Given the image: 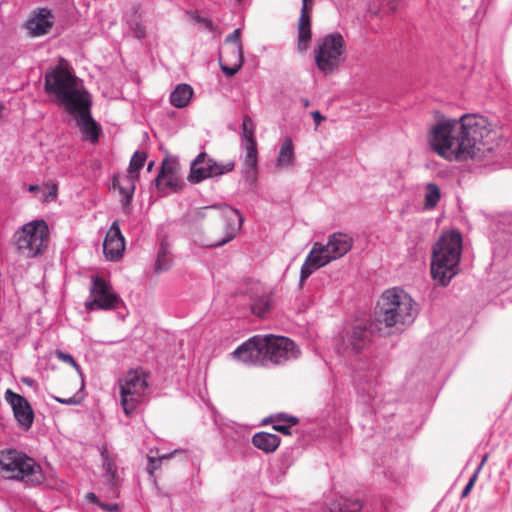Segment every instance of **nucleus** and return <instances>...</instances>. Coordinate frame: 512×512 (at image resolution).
Instances as JSON below:
<instances>
[{"label":"nucleus","mask_w":512,"mask_h":512,"mask_svg":"<svg viewBox=\"0 0 512 512\" xmlns=\"http://www.w3.org/2000/svg\"><path fill=\"white\" fill-rule=\"evenodd\" d=\"M183 452L181 449H175L173 452L168 454H163L158 457H148V466L147 471L150 475H153L154 472L159 468L162 460L170 459L173 455Z\"/></svg>","instance_id":"nucleus-35"},{"label":"nucleus","mask_w":512,"mask_h":512,"mask_svg":"<svg viewBox=\"0 0 512 512\" xmlns=\"http://www.w3.org/2000/svg\"><path fill=\"white\" fill-rule=\"evenodd\" d=\"M270 300L266 296L255 299L251 305L252 312L258 317H265L267 312L270 310Z\"/></svg>","instance_id":"nucleus-34"},{"label":"nucleus","mask_w":512,"mask_h":512,"mask_svg":"<svg viewBox=\"0 0 512 512\" xmlns=\"http://www.w3.org/2000/svg\"><path fill=\"white\" fill-rule=\"evenodd\" d=\"M130 30L133 32L137 39H143L146 35L145 27L137 20H130L127 22Z\"/></svg>","instance_id":"nucleus-37"},{"label":"nucleus","mask_w":512,"mask_h":512,"mask_svg":"<svg viewBox=\"0 0 512 512\" xmlns=\"http://www.w3.org/2000/svg\"><path fill=\"white\" fill-rule=\"evenodd\" d=\"M412 297L403 289L394 287L383 292L375 311V320L385 327H403L412 324L417 316Z\"/></svg>","instance_id":"nucleus-2"},{"label":"nucleus","mask_w":512,"mask_h":512,"mask_svg":"<svg viewBox=\"0 0 512 512\" xmlns=\"http://www.w3.org/2000/svg\"><path fill=\"white\" fill-rule=\"evenodd\" d=\"M145 161L146 154L136 151L130 160L128 174L126 176L137 179L139 177V171L144 166Z\"/></svg>","instance_id":"nucleus-31"},{"label":"nucleus","mask_w":512,"mask_h":512,"mask_svg":"<svg viewBox=\"0 0 512 512\" xmlns=\"http://www.w3.org/2000/svg\"><path fill=\"white\" fill-rule=\"evenodd\" d=\"M198 218H220L225 223L224 237L207 244L208 247H221L233 240L241 229L244 218L240 212L228 205H211L197 211Z\"/></svg>","instance_id":"nucleus-10"},{"label":"nucleus","mask_w":512,"mask_h":512,"mask_svg":"<svg viewBox=\"0 0 512 512\" xmlns=\"http://www.w3.org/2000/svg\"><path fill=\"white\" fill-rule=\"evenodd\" d=\"M4 398L11 406L13 416L19 428L23 431L30 430L34 422V411L29 401L11 389L5 391Z\"/></svg>","instance_id":"nucleus-16"},{"label":"nucleus","mask_w":512,"mask_h":512,"mask_svg":"<svg viewBox=\"0 0 512 512\" xmlns=\"http://www.w3.org/2000/svg\"><path fill=\"white\" fill-rule=\"evenodd\" d=\"M477 477H478L477 472H474V474L471 476L470 480L468 481V483L466 484V486L464 487V489L462 491V497H466L469 494L472 487L474 486V483H475Z\"/></svg>","instance_id":"nucleus-42"},{"label":"nucleus","mask_w":512,"mask_h":512,"mask_svg":"<svg viewBox=\"0 0 512 512\" xmlns=\"http://www.w3.org/2000/svg\"><path fill=\"white\" fill-rule=\"evenodd\" d=\"M135 181L136 179L132 177L125 176L122 179V184L119 185V192L123 196L122 204L123 206H128L131 203L133 198L134 190H135Z\"/></svg>","instance_id":"nucleus-30"},{"label":"nucleus","mask_w":512,"mask_h":512,"mask_svg":"<svg viewBox=\"0 0 512 512\" xmlns=\"http://www.w3.org/2000/svg\"><path fill=\"white\" fill-rule=\"evenodd\" d=\"M244 61L242 45L225 46L219 56V65L227 77H233L241 69Z\"/></svg>","instance_id":"nucleus-18"},{"label":"nucleus","mask_w":512,"mask_h":512,"mask_svg":"<svg viewBox=\"0 0 512 512\" xmlns=\"http://www.w3.org/2000/svg\"><path fill=\"white\" fill-rule=\"evenodd\" d=\"M266 342L263 335H255L240 346L232 353V356L249 366H266L265 358Z\"/></svg>","instance_id":"nucleus-15"},{"label":"nucleus","mask_w":512,"mask_h":512,"mask_svg":"<svg viewBox=\"0 0 512 512\" xmlns=\"http://www.w3.org/2000/svg\"><path fill=\"white\" fill-rule=\"evenodd\" d=\"M372 401V406L376 405V397H374Z\"/></svg>","instance_id":"nucleus-53"},{"label":"nucleus","mask_w":512,"mask_h":512,"mask_svg":"<svg viewBox=\"0 0 512 512\" xmlns=\"http://www.w3.org/2000/svg\"><path fill=\"white\" fill-rule=\"evenodd\" d=\"M49 240V227L45 220L35 219L17 229L13 235L16 251L25 257L41 255Z\"/></svg>","instance_id":"nucleus-7"},{"label":"nucleus","mask_w":512,"mask_h":512,"mask_svg":"<svg viewBox=\"0 0 512 512\" xmlns=\"http://www.w3.org/2000/svg\"><path fill=\"white\" fill-rule=\"evenodd\" d=\"M441 198V191L435 183H428L425 186V208L434 209Z\"/></svg>","instance_id":"nucleus-29"},{"label":"nucleus","mask_w":512,"mask_h":512,"mask_svg":"<svg viewBox=\"0 0 512 512\" xmlns=\"http://www.w3.org/2000/svg\"><path fill=\"white\" fill-rule=\"evenodd\" d=\"M25 384H28V385H32L33 384V380L31 378H23L22 380Z\"/></svg>","instance_id":"nucleus-51"},{"label":"nucleus","mask_w":512,"mask_h":512,"mask_svg":"<svg viewBox=\"0 0 512 512\" xmlns=\"http://www.w3.org/2000/svg\"><path fill=\"white\" fill-rule=\"evenodd\" d=\"M177 186V178L175 175H167L162 183L161 187H157L158 190H166L168 188L173 189Z\"/></svg>","instance_id":"nucleus-39"},{"label":"nucleus","mask_w":512,"mask_h":512,"mask_svg":"<svg viewBox=\"0 0 512 512\" xmlns=\"http://www.w3.org/2000/svg\"><path fill=\"white\" fill-rule=\"evenodd\" d=\"M56 356L59 360L65 362V363H68L70 364L71 366H73L74 368L78 369V364L77 362L75 361V359L72 357V355L68 354V353H65V352H62V351H58L56 353Z\"/></svg>","instance_id":"nucleus-40"},{"label":"nucleus","mask_w":512,"mask_h":512,"mask_svg":"<svg viewBox=\"0 0 512 512\" xmlns=\"http://www.w3.org/2000/svg\"><path fill=\"white\" fill-rule=\"evenodd\" d=\"M344 51V38L340 33L324 36L314 50L317 68L325 74L332 73L344 61Z\"/></svg>","instance_id":"nucleus-9"},{"label":"nucleus","mask_w":512,"mask_h":512,"mask_svg":"<svg viewBox=\"0 0 512 512\" xmlns=\"http://www.w3.org/2000/svg\"><path fill=\"white\" fill-rule=\"evenodd\" d=\"M120 303H122V300L119 294L113 291L109 282L100 275L91 278L89 296L84 303L87 311L113 310Z\"/></svg>","instance_id":"nucleus-11"},{"label":"nucleus","mask_w":512,"mask_h":512,"mask_svg":"<svg viewBox=\"0 0 512 512\" xmlns=\"http://www.w3.org/2000/svg\"><path fill=\"white\" fill-rule=\"evenodd\" d=\"M124 249V237L118 221H114L104 239L103 252L107 259L115 260L122 255Z\"/></svg>","instance_id":"nucleus-20"},{"label":"nucleus","mask_w":512,"mask_h":512,"mask_svg":"<svg viewBox=\"0 0 512 512\" xmlns=\"http://www.w3.org/2000/svg\"><path fill=\"white\" fill-rule=\"evenodd\" d=\"M91 98L75 107V109L68 111L76 121L85 140H90L92 143L98 142L100 128L91 116Z\"/></svg>","instance_id":"nucleus-17"},{"label":"nucleus","mask_w":512,"mask_h":512,"mask_svg":"<svg viewBox=\"0 0 512 512\" xmlns=\"http://www.w3.org/2000/svg\"><path fill=\"white\" fill-rule=\"evenodd\" d=\"M99 506H100V508L102 510L107 511V512H116L120 508L119 505L116 504V503H103V502H100Z\"/></svg>","instance_id":"nucleus-43"},{"label":"nucleus","mask_w":512,"mask_h":512,"mask_svg":"<svg viewBox=\"0 0 512 512\" xmlns=\"http://www.w3.org/2000/svg\"><path fill=\"white\" fill-rule=\"evenodd\" d=\"M171 263L172 258L170 255L169 246L165 241H162L157 251L154 269L157 273L167 271L171 267Z\"/></svg>","instance_id":"nucleus-28"},{"label":"nucleus","mask_w":512,"mask_h":512,"mask_svg":"<svg viewBox=\"0 0 512 512\" xmlns=\"http://www.w3.org/2000/svg\"><path fill=\"white\" fill-rule=\"evenodd\" d=\"M45 91L54 95L67 112L91 98L80 80L62 65L46 71Z\"/></svg>","instance_id":"nucleus-3"},{"label":"nucleus","mask_w":512,"mask_h":512,"mask_svg":"<svg viewBox=\"0 0 512 512\" xmlns=\"http://www.w3.org/2000/svg\"><path fill=\"white\" fill-rule=\"evenodd\" d=\"M266 342L265 358L266 366L269 363L280 365L287 361L295 360L300 355V350L291 339L284 336L264 335Z\"/></svg>","instance_id":"nucleus-14"},{"label":"nucleus","mask_w":512,"mask_h":512,"mask_svg":"<svg viewBox=\"0 0 512 512\" xmlns=\"http://www.w3.org/2000/svg\"><path fill=\"white\" fill-rule=\"evenodd\" d=\"M254 133H255L254 122L250 116L245 115L243 117V121H242L241 145L247 144L249 140L251 142H256Z\"/></svg>","instance_id":"nucleus-33"},{"label":"nucleus","mask_w":512,"mask_h":512,"mask_svg":"<svg viewBox=\"0 0 512 512\" xmlns=\"http://www.w3.org/2000/svg\"><path fill=\"white\" fill-rule=\"evenodd\" d=\"M240 37H241V30L240 29H235L232 33H230L225 38V46H228V45H242V43L240 41Z\"/></svg>","instance_id":"nucleus-38"},{"label":"nucleus","mask_w":512,"mask_h":512,"mask_svg":"<svg viewBox=\"0 0 512 512\" xmlns=\"http://www.w3.org/2000/svg\"><path fill=\"white\" fill-rule=\"evenodd\" d=\"M120 403L124 413L131 416L149 394L148 375L144 370H129L119 379Z\"/></svg>","instance_id":"nucleus-8"},{"label":"nucleus","mask_w":512,"mask_h":512,"mask_svg":"<svg viewBox=\"0 0 512 512\" xmlns=\"http://www.w3.org/2000/svg\"><path fill=\"white\" fill-rule=\"evenodd\" d=\"M37 190H39V186L38 185H30L28 187V191H30V192H35Z\"/></svg>","instance_id":"nucleus-50"},{"label":"nucleus","mask_w":512,"mask_h":512,"mask_svg":"<svg viewBox=\"0 0 512 512\" xmlns=\"http://www.w3.org/2000/svg\"><path fill=\"white\" fill-rule=\"evenodd\" d=\"M352 245L353 239L340 232L330 235L326 245L319 242L314 243L301 266L299 286L302 288L314 271L347 254Z\"/></svg>","instance_id":"nucleus-5"},{"label":"nucleus","mask_w":512,"mask_h":512,"mask_svg":"<svg viewBox=\"0 0 512 512\" xmlns=\"http://www.w3.org/2000/svg\"><path fill=\"white\" fill-rule=\"evenodd\" d=\"M252 443L258 449L266 453H271L278 448L280 444V438L276 434L258 432L252 437Z\"/></svg>","instance_id":"nucleus-24"},{"label":"nucleus","mask_w":512,"mask_h":512,"mask_svg":"<svg viewBox=\"0 0 512 512\" xmlns=\"http://www.w3.org/2000/svg\"><path fill=\"white\" fill-rule=\"evenodd\" d=\"M58 187L56 184H51L49 187V193L48 196L45 197V200H48V198H55L57 196Z\"/></svg>","instance_id":"nucleus-45"},{"label":"nucleus","mask_w":512,"mask_h":512,"mask_svg":"<svg viewBox=\"0 0 512 512\" xmlns=\"http://www.w3.org/2000/svg\"><path fill=\"white\" fill-rule=\"evenodd\" d=\"M312 117L314 119V122H315L316 126L320 125V123L324 119V117L321 115V113L319 111H313L312 112Z\"/></svg>","instance_id":"nucleus-46"},{"label":"nucleus","mask_w":512,"mask_h":512,"mask_svg":"<svg viewBox=\"0 0 512 512\" xmlns=\"http://www.w3.org/2000/svg\"><path fill=\"white\" fill-rule=\"evenodd\" d=\"M300 101H301V103H302V105H303V107H304V108L309 107V105H310V101H309V99H308V98H301V100H300Z\"/></svg>","instance_id":"nucleus-49"},{"label":"nucleus","mask_w":512,"mask_h":512,"mask_svg":"<svg viewBox=\"0 0 512 512\" xmlns=\"http://www.w3.org/2000/svg\"><path fill=\"white\" fill-rule=\"evenodd\" d=\"M153 164H154L153 162L149 163L148 170L152 169Z\"/></svg>","instance_id":"nucleus-52"},{"label":"nucleus","mask_w":512,"mask_h":512,"mask_svg":"<svg viewBox=\"0 0 512 512\" xmlns=\"http://www.w3.org/2000/svg\"><path fill=\"white\" fill-rule=\"evenodd\" d=\"M193 96V89L188 84H178L170 94V103L176 108L186 107L191 97Z\"/></svg>","instance_id":"nucleus-26"},{"label":"nucleus","mask_w":512,"mask_h":512,"mask_svg":"<svg viewBox=\"0 0 512 512\" xmlns=\"http://www.w3.org/2000/svg\"><path fill=\"white\" fill-rule=\"evenodd\" d=\"M377 323L359 322L351 325L341 336V349L346 353L356 354L366 349L372 342Z\"/></svg>","instance_id":"nucleus-12"},{"label":"nucleus","mask_w":512,"mask_h":512,"mask_svg":"<svg viewBox=\"0 0 512 512\" xmlns=\"http://www.w3.org/2000/svg\"><path fill=\"white\" fill-rule=\"evenodd\" d=\"M295 153L291 138H285L281 144L280 151L276 159L278 168H290L294 165Z\"/></svg>","instance_id":"nucleus-27"},{"label":"nucleus","mask_w":512,"mask_h":512,"mask_svg":"<svg viewBox=\"0 0 512 512\" xmlns=\"http://www.w3.org/2000/svg\"><path fill=\"white\" fill-rule=\"evenodd\" d=\"M312 0H302L301 15L298 22V44L299 51L304 52L307 50L311 40V19L310 10Z\"/></svg>","instance_id":"nucleus-22"},{"label":"nucleus","mask_w":512,"mask_h":512,"mask_svg":"<svg viewBox=\"0 0 512 512\" xmlns=\"http://www.w3.org/2000/svg\"><path fill=\"white\" fill-rule=\"evenodd\" d=\"M241 149L245 155L243 157L242 175L249 182L254 185L257 180V166H258V150L257 143L248 141L247 144L241 145Z\"/></svg>","instance_id":"nucleus-21"},{"label":"nucleus","mask_w":512,"mask_h":512,"mask_svg":"<svg viewBox=\"0 0 512 512\" xmlns=\"http://www.w3.org/2000/svg\"><path fill=\"white\" fill-rule=\"evenodd\" d=\"M87 499L89 501H91L92 503H95V504H98V505L100 503V501L98 500V497L94 493H92V492L87 494Z\"/></svg>","instance_id":"nucleus-47"},{"label":"nucleus","mask_w":512,"mask_h":512,"mask_svg":"<svg viewBox=\"0 0 512 512\" xmlns=\"http://www.w3.org/2000/svg\"><path fill=\"white\" fill-rule=\"evenodd\" d=\"M55 400L61 404H66V405H75L77 404V401L75 400L74 397H70V398H60V397H55Z\"/></svg>","instance_id":"nucleus-44"},{"label":"nucleus","mask_w":512,"mask_h":512,"mask_svg":"<svg viewBox=\"0 0 512 512\" xmlns=\"http://www.w3.org/2000/svg\"><path fill=\"white\" fill-rule=\"evenodd\" d=\"M195 21L199 24H201L205 29L209 30V31H213L214 30V25H213V22L211 19L209 18H206V17H202L200 15H196L194 17Z\"/></svg>","instance_id":"nucleus-41"},{"label":"nucleus","mask_w":512,"mask_h":512,"mask_svg":"<svg viewBox=\"0 0 512 512\" xmlns=\"http://www.w3.org/2000/svg\"><path fill=\"white\" fill-rule=\"evenodd\" d=\"M432 149L448 160L472 159L484 166H500V136L488 120L477 114L443 119L431 128Z\"/></svg>","instance_id":"nucleus-1"},{"label":"nucleus","mask_w":512,"mask_h":512,"mask_svg":"<svg viewBox=\"0 0 512 512\" xmlns=\"http://www.w3.org/2000/svg\"><path fill=\"white\" fill-rule=\"evenodd\" d=\"M102 456V466L104 470V478L107 481V484L110 487L111 492L114 495H118V476H117V468L115 466V463L113 459L109 456L108 452L106 450H103L101 452Z\"/></svg>","instance_id":"nucleus-23"},{"label":"nucleus","mask_w":512,"mask_h":512,"mask_svg":"<svg viewBox=\"0 0 512 512\" xmlns=\"http://www.w3.org/2000/svg\"><path fill=\"white\" fill-rule=\"evenodd\" d=\"M487 458H488V455L485 454L480 462V464L478 465L477 469L475 470V472H477V475L479 474L480 470L482 469V467L484 466L485 462L487 461Z\"/></svg>","instance_id":"nucleus-48"},{"label":"nucleus","mask_w":512,"mask_h":512,"mask_svg":"<svg viewBox=\"0 0 512 512\" xmlns=\"http://www.w3.org/2000/svg\"><path fill=\"white\" fill-rule=\"evenodd\" d=\"M362 503L358 499L340 497L326 504L325 512H359Z\"/></svg>","instance_id":"nucleus-25"},{"label":"nucleus","mask_w":512,"mask_h":512,"mask_svg":"<svg viewBox=\"0 0 512 512\" xmlns=\"http://www.w3.org/2000/svg\"><path fill=\"white\" fill-rule=\"evenodd\" d=\"M235 163L229 161L225 164L218 163L213 158L209 157L207 153L201 152L191 162L190 173L188 180L191 183L197 184L207 178H213L233 171Z\"/></svg>","instance_id":"nucleus-13"},{"label":"nucleus","mask_w":512,"mask_h":512,"mask_svg":"<svg viewBox=\"0 0 512 512\" xmlns=\"http://www.w3.org/2000/svg\"><path fill=\"white\" fill-rule=\"evenodd\" d=\"M0 467L6 478L22 481L29 486H37L45 481L42 468L34 458L14 448L0 452Z\"/></svg>","instance_id":"nucleus-6"},{"label":"nucleus","mask_w":512,"mask_h":512,"mask_svg":"<svg viewBox=\"0 0 512 512\" xmlns=\"http://www.w3.org/2000/svg\"><path fill=\"white\" fill-rule=\"evenodd\" d=\"M176 170V166L173 162H169L168 160H164L161 165V170L158 176L155 179L156 187H161L165 177L167 175H174Z\"/></svg>","instance_id":"nucleus-36"},{"label":"nucleus","mask_w":512,"mask_h":512,"mask_svg":"<svg viewBox=\"0 0 512 512\" xmlns=\"http://www.w3.org/2000/svg\"><path fill=\"white\" fill-rule=\"evenodd\" d=\"M462 252V236L458 231L443 234L433 249L431 274L446 286L458 272Z\"/></svg>","instance_id":"nucleus-4"},{"label":"nucleus","mask_w":512,"mask_h":512,"mask_svg":"<svg viewBox=\"0 0 512 512\" xmlns=\"http://www.w3.org/2000/svg\"><path fill=\"white\" fill-rule=\"evenodd\" d=\"M277 420L282 422L274 424L273 429L285 435H290L291 427L298 423V418L294 416H287L285 414H279L277 416Z\"/></svg>","instance_id":"nucleus-32"},{"label":"nucleus","mask_w":512,"mask_h":512,"mask_svg":"<svg viewBox=\"0 0 512 512\" xmlns=\"http://www.w3.org/2000/svg\"><path fill=\"white\" fill-rule=\"evenodd\" d=\"M53 25V15L48 8H38L25 23L28 34L39 37L49 32Z\"/></svg>","instance_id":"nucleus-19"}]
</instances>
